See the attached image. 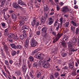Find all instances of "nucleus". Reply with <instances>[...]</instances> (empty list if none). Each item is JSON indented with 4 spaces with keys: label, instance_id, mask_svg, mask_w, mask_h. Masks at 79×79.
Returning a JSON list of instances; mask_svg holds the SVG:
<instances>
[{
    "label": "nucleus",
    "instance_id": "23",
    "mask_svg": "<svg viewBox=\"0 0 79 79\" xmlns=\"http://www.w3.org/2000/svg\"><path fill=\"white\" fill-rule=\"evenodd\" d=\"M35 22H36V20H33L31 24L33 27H34V26L35 24Z\"/></svg>",
    "mask_w": 79,
    "mask_h": 79
},
{
    "label": "nucleus",
    "instance_id": "19",
    "mask_svg": "<svg viewBox=\"0 0 79 79\" xmlns=\"http://www.w3.org/2000/svg\"><path fill=\"white\" fill-rule=\"evenodd\" d=\"M15 73L16 76H19L21 74V72L18 70L15 71Z\"/></svg>",
    "mask_w": 79,
    "mask_h": 79
},
{
    "label": "nucleus",
    "instance_id": "15",
    "mask_svg": "<svg viewBox=\"0 0 79 79\" xmlns=\"http://www.w3.org/2000/svg\"><path fill=\"white\" fill-rule=\"evenodd\" d=\"M48 10H49V7H48V6L45 5L44 7V11L45 12L47 11Z\"/></svg>",
    "mask_w": 79,
    "mask_h": 79
},
{
    "label": "nucleus",
    "instance_id": "32",
    "mask_svg": "<svg viewBox=\"0 0 79 79\" xmlns=\"http://www.w3.org/2000/svg\"><path fill=\"white\" fill-rule=\"evenodd\" d=\"M23 47L21 45H18L16 46V49H22Z\"/></svg>",
    "mask_w": 79,
    "mask_h": 79
},
{
    "label": "nucleus",
    "instance_id": "41",
    "mask_svg": "<svg viewBox=\"0 0 79 79\" xmlns=\"http://www.w3.org/2000/svg\"><path fill=\"white\" fill-rule=\"evenodd\" d=\"M21 64H22V63L19 62V63H17L16 64V65L18 66V67H19Z\"/></svg>",
    "mask_w": 79,
    "mask_h": 79
},
{
    "label": "nucleus",
    "instance_id": "29",
    "mask_svg": "<svg viewBox=\"0 0 79 79\" xmlns=\"http://www.w3.org/2000/svg\"><path fill=\"white\" fill-rule=\"evenodd\" d=\"M69 37H68V36L67 35H65L63 37V39H65V40H68V38Z\"/></svg>",
    "mask_w": 79,
    "mask_h": 79
},
{
    "label": "nucleus",
    "instance_id": "8",
    "mask_svg": "<svg viewBox=\"0 0 79 79\" xmlns=\"http://www.w3.org/2000/svg\"><path fill=\"white\" fill-rule=\"evenodd\" d=\"M61 11L62 13H66L68 11V8L67 6H64L62 8Z\"/></svg>",
    "mask_w": 79,
    "mask_h": 79
},
{
    "label": "nucleus",
    "instance_id": "10",
    "mask_svg": "<svg viewBox=\"0 0 79 79\" xmlns=\"http://www.w3.org/2000/svg\"><path fill=\"white\" fill-rule=\"evenodd\" d=\"M29 40L27 39L24 43V46L25 47H26V48L28 47L29 46Z\"/></svg>",
    "mask_w": 79,
    "mask_h": 79
},
{
    "label": "nucleus",
    "instance_id": "38",
    "mask_svg": "<svg viewBox=\"0 0 79 79\" xmlns=\"http://www.w3.org/2000/svg\"><path fill=\"white\" fill-rule=\"evenodd\" d=\"M18 3L19 5H23V2L21 0H18Z\"/></svg>",
    "mask_w": 79,
    "mask_h": 79
},
{
    "label": "nucleus",
    "instance_id": "27",
    "mask_svg": "<svg viewBox=\"0 0 79 79\" xmlns=\"http://www.w3.org/2000/svg\"><path fill=\"white\" fill-rule=\"evenodd\" d=\"M4 34L5 35H6L8 34V29H6L5 30Z\"/></svg>",
    "mask_w": 79,
    "mask_h": 79
},
{
    "label": "nucleus",
    "instance_id": "17",
    "mask_svg": "<svg viewBox=\"0 0 79 79\" xmlns=\"http://www.w3.org/2000/svg\"><path fill=\"white\" fill-rule=\"evenodd\" d=\"M29 27L27 25H25L23 26L22 27V29L21 30H24V29H29Z\"/></svg>",
    "mask_w": 79,
    "mask_h": 79
},
{
    "label": "nucleus",
    "instance_id": "46",
    "mask_svg": "<svg viewBox=\"0 0 79 79\" xmlns=\"http://www.w3.org/2000/svg\"><path fill=\"white\" fill-rule=\"evenodd\" d=\"M60 25H61L62 24H63V18H61L60 19Z\"/></svg>",
    "mask_w": 79,
    "mask_h": 79
},
{
    "label": "nucleus",
    "instance_id": "45",
    "mask_svg": "<svg viewBox=\"0 0 79 79\" xmlns=\"http://www.w3.org/2000/svg\"><path fill=\"white\" fill-rule=\"evenodd\" d=\"M57 23H58V22L57 21H56L54 24V27H56L57 26H58V25H57Z\"/></svg>",
    "mask_w": 79,
    "mask_h": 79
},
{
    "label": "nucleus",
    "instance_id": "61",
    "mask_svg": "<svg viewBox=\"0 0 79 79\" xmlns=\"http://www.w3.org/2000/svg\"><path fill=\"white\" fill-rule=\"evenodd\" d=\"M54 15V12H51L49 14V15L50 16H51V15Z\"/></svg>",
    "mask_w": 79,
    "mask_h": 79
},
{
    "label": "nucleus",
    "instance_id": "42",
    "mask_svg": "<svg viewBox=\"0 0 79 79\" xmlns=\"http://www.w3.org/2000/svg\"><path fill=\"white\" fill-rule=\"evenodd\" d=\"M71 30L73 32H74V31H75V27L71 26Z\"/></svg>",
    "mask_w": 79,
    "mask_h": 79
},
{
    "label": "nucleus",
    "instance_id": "14",
    "mask_svg": "<svg viewBox=\"0 0 79 79\" xmlns=\"http://www.w3.org/2000/svg\"><path fill=\"white\" fill-rule=\"evenodd\" d=\"M74 64V62H72L71 63L69 64V67L71 69H74V67L73 66Z\"/></svg>",
    "mask_w": 79,
    "mask_h": 79
},
{
    "label": "nucleus",
    "instance_id": "56",
    "mask_svg": "<svg viewBox=\"0 0 79 79\" xmlns=\"http://www.w3.org/2000/svg\"><path fill=\"white\" fill-rule=\"evenodd\" d=\"M37 66V65L36 64V63H35L33 64V67L34 68H36Z\"/></svg>",
    "mask_w": 79,
    "mask_h": 79
},
{
    "label": "nucleus",
    "instance_id": "60",
    "mask_svg": "<svg viewBox=\"0 0 79 79\" xmlns=\"http://www.w3.org/2000/svg\"><path fill=\"white\" fill-rule=\"evenodd\" d=\"M44 15L45 17H46V18H47L48 16V14L47 13H45Z\"/></svg>",
    "mask_w": 79,
    "mask_h": 79
},
{
    "label": "nucleus",
    "instance_id": "55",
    "mask_svg": "<svg viewBox=\"0 0 79 79\" xmlns=\"http://www.w3.org/2000/svg\"><path fill=\"white\" fill-rule=\"evenodd\" d=\"M1 54L2 56H5V55L4 53V52H1Z\"/></svg>",
    "mask_w": 79,
    "mask_h": 79
},
{
    "label": "nucleus",
    "instance_id": "44",
    "mask_svg": "<svg viewBox=\"0 0 79 79\" xmlns=\"http://www.w3.org/2000/svg\"><path fill=\"white\" fill-rule=\"evenodd\" d=\"M10 17V16L9 15H7V16L4 15V18H5V19L6 20V19H8V18H9Z\"/></svg>",
    "mask_w": 79,
    "mask_h": 79
},
{
    "label": "nucleus",
    "instance_id": "52",
    "mask_svg": "<svg viewBox=\"0 0 79 79\" xmlns=\"http://www.w3.org/2000/svg\"><path fill=\"white\" fill-rule=\"evenodd\" d=\"M21 59V56H20L19 58V62L20 63H22V60Z\"/></svg>",
    "mask_w": 79,
    "mask_h": 79
},
{
    "label": "nucleus",
    "instance_id": "59",
    "mask_svg": "<svg viewBox=\"0 0 79 79\" xmlns=\"http://www.w3.org/2000/svg\"><path fill=\"white\" fill-rule=\"evenodd\" d=\"M74 8L75 9H77L78 8V6L77 5H75L74 6Z\"/></svg>",
    "mask_w": 79,
    "mask_h": 79
},
{
    "label": "nucleus",
    "instance_id": "54",
    "mask_svg": "<svg viewBox=\"0 0 79 79\" xmlns=\"http://www.w3.org/2000/svg\"><path fill=\"white\" fill-rule=\"evenodd\" d=\"M36 34L37 35H40V31H38L36 32Z\"/></svg>",
    "mask_w": 79,
    "mask_h": 79
},
{
    "label": "nucleus",
    "instance_id": "28",
    "mask_svg": "<svg viewBox=\"0 0 79 79\" xmlns=\"http://www.w3.org/2000/svg\"><path fill=\"white\" fill-rule=\"evenodd\" d=\"M67 55H68V54L66 52H63L61 54V56L62 57H65Z\"/></svg>",
    "mask_w": 79,
    "mask_h": 79
},
{
    "label": "nucleus",
    "instance_id": "57",
    "mask_svg": "<svg viewBox=\"0 0 79 79\" xmlns=\"http://www.w3.org/2000/svg\"><path fill=\"white\" fill-rule=\"evenodd\" d=\"M52 34L54 35H55V36H56V32H55L54 31H52Z\"/></svg>",
    "mask_w": 79,
    "mask_h": 79
},
{
    "label": "nucleus",
    "instance_id": "62",
    "mask_svg": "<svg viewBox=\"0 0 79 79\" xmlns=\"http://www.w3.org/2000/svg\"><path fill=\"white\" fill-rule=\"evenodd\" d=\"M69 31V30L67 29H66L65 30H64V33H66L67 32H68Z\"/></svg>",
    "mask_w": 79,
    "mask_h": 79
},
{
    "label": "nucleus",
    "instance_id": "12",
    "mask_svg": "<svg viewBox=\"0 0 79 79\" xmlns=\"http://www.w3.org/2000/svg\"><path fill=\"white\" fill-rule=\"evenodd\" d=\"M51 60V59L50 58H48V59H45L44 60H43V63L44 64L45 63H48V62H50V61Z\"/></svg>",
    "mask_w": 79,
    "mask_h": 79
},
{
    "label": "nucleus",
    "instance_id": "53",
    "mask_svg": "<svg viewBox=\"0 0 79 79\" xmlns=\"http://www.w3.org/2000/svg\"><path fill=\"white\" fill-rule=\"evenodd\" d=\"M79 29L78 28H77L76 29V34H77L79 33Z\"/></svg>",
    "mask_w": 79,
    "mask_h": 79
},
{
    "label": "nucleus",
    "instance_id": "31",
    "mask_svg": "<svg viewBox=\"0 0 79 79\" xmlns=\"http://www.w3.org/2000/svg\"><path fill=\"white\" fill-rule=\"evenodd\" d=\"M16 52L15 51H12L11 52V55L12 56H15L16 54Z\"/></svg>",
    "mask_w": 79,
    "mask_h": 79
},
{
    "label": "nucleus",
    "instance_id": "11",
    "mask_svg": "<svg viewBox=\"0 0 79 79\" xmlns=\"http://www.w3.org/2000/svg\"><path fill=\"white\" fill-rule=\"evenodd\" d=\"M49 22L48 24L49 25H52L53 23V22L54 21L52 18H49L48 19Z\"/></svg>",
    "mask_w": 79,
    "mask_h": 79
},
{
    "label": "nucleus",
    "instance_id": "5",
    "mask_svg": "<svg viewBox=\"0 0 79 79\" xmlns=\"http://www.w3.org/2000/svg\"><path fill=\"white\" fill-rule=\"evenodd\" d=\"M21 32H22V33L23 34V35H21L20 36V39H23L24 38L26 37H27V34L26 33V31L25 30H21Z\"/></svg>",
    "mask_w": 79,
    "mask_h": 79
},
{
    "label": "nucleus",
    "instance_id": "40",
    "mask_svg": "<svg viewBox=\"0 0 79 79\" xmlns=\"http://www.w3.org/2000/svg\"><path fill=\"white\" fill-rule=\"evenodd\" d=\"M71 23L74 26H77V24L74 22L73 21H72Z\"/></svg>",
    "mask_w": 79,
    "mask_h": 79
},
{
    "label": "nucleus",
    "instance_id": "58",
    "mask_svg": "<svg viewBox=\"0 0 79 79\" xmlns=\"http://www.w3.org/2000/svg\"><path fill=\"white\" fill-rule=\"evenodd\" d=\"M50 79H54V77H53V75H52L50 77Z\"/></svg>",
    "mask_w": 79,
    "mask_h": 79
},
{
    "label": "nucleus",
    "instance_id": "51",
    "mask_svg": "<svg viewBox=\"0 0 79 79\" xmlns=\"http://www.w3.org/2000/svg\"><path fill=\"white\" fill-rule=\"evenodd\" d=\"M32 35H33V33H29V39H31V37H32Z\"/></svg>",
    "mask_w": 79,
    "mask_h": 79
},
{
    "label": "nucleus",
    "instance_id": "49",
    "mask_svg": "<svg viewBox=\"0 0 79 79\" xmlns=\"http://www.w3.org/2000/svg\"><path fill=\"white\" fill-rule=\"evenodd\" d=\"M6 2V0H2L1 2V3H3V4H5Z\"/></svg>",
    "mask_w": 79,
    "mask_h": 79
},
{
    "label": "nucleus",
    "instance_id": "30",
    "mask_svg": "<svg viewBox=\"0 0 79 79\" xmlns=\"http://www.w3.org/2000/svg\"><path fill=\"white\" fill-rule=\"evenodd\" d=\"M10 46L12 48H13L16 49V46L15 44H10Z\"/></svg>",
    "mask_w": 79,
    "mask_h": 79
},
{
    "label": "nucleus",
    "instance_id": "4",
    "mask_svg": "<svg viewBox=\"0 0 79 79\" xmlns=\"http://www.w3.org/2000/svg\"><path fill=\"white\" fill-rule=\"evenodd\" d=\"M62 35H63V34L60 33H58L57 35V37L54 39V40L53 41V43H55L56 42H57L60 39V37H61Z\"/></svg>",
    "mask_w": 79,
    "mask_h": 79
},
{
    "label": "nucleus",
    "instance_id": "16",
    "mask_svg": "<svg viewBox=\"0 0 79 79\" xmlns=\"http://www.w3.org/2000/svg\"><path fill=\"white\" fill-rule=\"evenodd\" d=\"M42 54H38L36 55V57L37 58H38L39 60H42Z\"/></svg>",
    "mask_w": 79,
    "mask_h": 79
},
{
    "label": "nucleus",
    "instance_id": "6",
    "mask_svg": "<svg viewBox=\"0 0 79 79\" xmlns=\"http://www.w3.org/2000/svg\"><path fill=\"white\" fill-rule=\"evenodd\" d=\"M31 45L32 47H34L37 45V41L34 39H31Z\"/></svg>",
    "mask_w": 79,
    "mask_h": 79
},
{
    "label": "nucleus",
    "instance_id": "25",
    "mask_svg": "<svg viewBox=\"0 0 79 79\" xmlns=\"http://www.w3.org/2000/svg\"><path fill=\"white\" fill-rule=\"evenodd\" d=\"M61 45L64 48H66V44L64 42H61Z\"/></svg>",
    "mask_w": 79,
    "mask_h": 79
},
{
    "label": "nucleus",
    "instance_id": "34",
    "mask_svg": "<svg viewBox=\"0 0 79 79\" xmlns=\"http://www.w3.org/2000/svg\"><path fill=\"white\" fill-rule=\"evenodd\" d=\"M39 52V49H37L33 52L32 53L33 55H34V54L36 53H37V52Z\"/></svg>",
    "mask_w": 79,
    "mask_h": 79
},
{
    "label": "nucleus",
    "instance_id": "39",
    "mask_svg": "<svg viewBox=\"0 0 79 79\" xmlns=\"http://www.w3.org/2000/svg\"><path fill=\"white\" fill-rule=\"evenodd\" d=\"M29 59L30 61H34V57L32 56H30L29 57Z\"/></svg>",
    "mask_w": 79,
    "mask_h": 79
},
{
    "label": "nucleus",
    "instance_id": "13",
    "mask_svg": "<svg viewBox=\"0 0 79 79\" xmlns=\"http://www.w3.org/2000/svg\"><path fill=\"white\" fill-rule=\"evenodd\" d=\"M8 8H7L6 6L2 7L1 9L2 13H5V11H6L8 10Z\"/></svg>",
    "mask_w": 79,
    "mask_h": 79
},
{
    "label": "nucleus",
    "instance_id": "64",
    "mask_svg": "<svg viewBox=\"0 0 79 79\" xmlns=\"http://www.w3.org/2000/svg\"><path fill=\"white\" fill-rule=\"evenodd\" d=\"M60 7H59L58 6H57L56 10L57 11H59V10H60Z\"/></svg>",
    "mask_w": 79,
    "mask_h": 79
},
{
    "label": "nucleus",
    "instance_id": "50",
    "mask_svg": "<svg viewBox=\"0 0 79 79\" xmlns=\"http://www.w3.org/2000/svg\"><path fill=\"white\" fill-rule=\"evenodd\" d=\"M55 77L56 78H57L59 76V74L58 73H56L55 74Z\"/></svg>",
    "mask_w": 79,
    "mask_h": 79
},
{
    "label": "nucleus",
    "instance_id": "48",
    "mask_svg": "<svg viewBox=\"0 0 79 79\" xmlns=\"http://www.w3.org/2000/svg\"><path fill=\"white\" fill-rule=\"evenodd\" d=\"M29 75L30 76H31V77H32V78H33V77H34V76L32 75V72H30L29 73Z\"/></svg>",
    "mask_w": 79,
    "mask_h": 79
},
{
    "label": "nucleus",
    "instance_id": "43",
    "mask_svg": "<svg viewBox=\"0 0 79 79\" xmlns=\"http://www.w3.org/2000/svg\"><path fill=\"white\" fill-rule=\"evenodd\" d=\"M24 23V21L23 20H22L20 21L19 24L20 26H22Z\"/></svg>",
    "mask_w": 79,
    "mask_h": 79
},
{
    "label": "nucleus",
    "instance_id": "7",
    "mask_svg": "<svg viewBox=\"0 0 79 79\" xmlns=\"http://www.w3.org/2000/svg\"><path fill=\"white\" fill-rule=\"evenodd\" d=\"M3 50L6 53V55H10V52H8V48L7 45H5L4 46Z\"/></svg>",
    "mask_w": 79,
    "mask_h": 79
},
{
    "label": "nucleus",
    "instance_id": "1",
    "mask_svg": "<svg viewBox=\"0 0 79 79\" xmlns=\"http://www.w3.org/2000/svg\"><path fill=\"white\" fill-rule=\"evenodd\" d=\"M68 47L71 52H76L77 50V49H73V47H74V44L71 42H70L69 44Z\"/></svg>",
    "mask_w": 79,
    "mask_h": 79
},
{
    "label": "nucleus",
    "instance_id": "47",
    "mask_svg": "<svg viewBox=\"0 0 79 79\" xmlns=\"http://www.w3.org/2000/svg\"><path fill=\"white\" fill-rule=\"evenodd\" d=\"M5 63L6 64V66H8V65H9V62H8V61L7 60H6L5 61Z\"/></svg>",
    "mask_w": 79,
    "mask_h": 79
},
{
    "label": "nucleus",
    "instance_id": "63",
    "mask_svg": "<svg viewBox=\"0 0 79 79\" xmlns=\"http://www.w3.org/2000/svg\"><path fill=\"white\" fill-rule=\"evenodd\" d=\"M9 62L10 64H13V60H9Z\"/></svg>",
    "mask_w": 79,
    "mask_h": 79
},
{
    "label": "nucleus",
    "instance_id": "37",
    "mask_svg": "<svg viewBox=\"0 0 79 79\" xmlns=\"http://www.w3.org/2000/svg\"><path fill=\"white\" fill-rule=\"evenodd\" d=\"M2 27L3 28H5V27L6 26V24L4 23H1Z\"/></svg>",
    "mask_w": 79,
    "mask_h": 79
},
{
    "label": "nucleus",
    "instance_id": "22",
    "mask_svg": "<svg viewBox=\"0 0 79 79\" xmlns=\"http://www.w3.org/2000/svg\"><path fill=\"white\" fill-rule=\"evenodd\" d=\"M19 5L18 4H16L15 3H14L13 4V7H14L15 8H16L18 7Z\"/></svg>",
    "mask_w": 79,
    "mask_h": 79
},
{
    "label": "nucleus",
    "instance_id": "36",
    "mask_svg": "<svg viewBox=\"0 0 79 79\" xmlns=\"http://www.w3.org/2000/svg\"><path fill=\"white\" fill-rule=\"evenodd\" d=\"M61 26V25H58L56 27V31H58L59 30V29H60V27Z\"/></svg>",
    "mask_w": 79,
    "mask_h": 79
},
{
    "label": "nucleus",
    "instance_id": "18",
    "mask_svg": "<svg viewBox=\"0 0 79 79\" xmlns=\"http://www.w3.org/2000/svg\"><path fill=\"white\" fill-rule=\"evenodd\" d=\"M46 19H45V18L44 17H42L41 19V23L44 24V23H45V21Z\"/></svg>",
    "mask_w": 79,
    "mask_h": 79
},
{
    "label": "nucleus",
    "instance_id": "3",
    "mask_svg": "<svg viewBox=\"0 0 79 79\" xmlns=\"http://www.w3.org/2000/svg\"><path fill=\"white\" fill-rule=\"evenodd\" d=\"M47 29L45 27H43L41 29V34L43 37H45L47 36Z\"/></svg>",
    "mask_w": 79,
    "mask_h": 79
},
{
    "label": "nucleus",
    "instance_id": "26",
    "mask_svg": "<svg viewBox=\"0 0 79 79\" xmlns=\"http://www.w3.org/2000/svg\"><path fill=\"white\" fill-rule=\"evenodd\" d=\"M77 41V39L74 38L72 39L71 40L72 42H73V43H74L75 42H76Z\"/></svg>",
    "mask_w": 79,
    "mask_h": 79
},
{
    "label": "nucleus",
    "instance_id": "2",
    "mask_svg": "<svg viewBox=\"0 0 79 79\" xmlns=\"http://www.w3.org/2000/svg\"><path fill=\"white\" fill-rule=\"evenodd\" d=\"M8 37L9 38H13L14 40H18V36L17 35H15L14 34L12 33H9L8 35Z\"/></svg>",
    "mask_w": 79,
    "mask_h": 79
},
{
    "label": "nucleus",
    "instance_id": "35",
    "mask_svg": "<svg viewBox=\"0 0 79 79\" xmlns=\"http://www.w3.org/2000/svg\"><path fill=\"white\" fill-rule=\"evenodd\" d=\"M37 78H40L41 76V73H40V72H39L38 73H37Z\"/></svg>",
    "mask_w": 79,
    "mask_h": 79
},
{
    "label": "nucleus",
    "instance_id": "20",
    "mask_svg": "<svg viewBox=\"0 0 79 79\" xmlns=\"http://www.w3.org/2000/svg\"><path fill=\"white\" fill-rule=\"evenodd\" d=\"M43 68H47L48 67V63H44V65L43 64Z\"/></svg>",
    "mask_w": 79,
    "mask_h": 79
},
{
    "label": "nucleus",
    "instance_id": "21",
    "mask_svg": "<svg viewBox=\"0 0 79 79\" xmlns=\"http://www.w3.org/2000/svg\"><path fill=\"white\" fill-rule=\"evenodd\" d=\"M12 18L13 19H16L17 18L16 15L15 14H12Z\"/></svg>",
    "mask_w": 79,
    "mask_h": 79
},
{
    "label": "nucleus",
    "instance_id": "33",
    "mask_svg": "<svg viewBox=\"0 0 79 79\" xmlns=\"http://www.w3.org/2000/svg\"><path fill=\"white\" fill-rule=\"evenodd\" d=\"M38 64L39 66H41L42 64H44L43 63V60H40L38 62Z\"/></svg>",
    "mask_w": 79,
    "mask_h": 79
},
{
    "label": "nucleus",
    "instance_id": "9",
    "mask_svg": "<svg viewBox=\"0 0 79 79\" xmlns=\"http://www.w3.org/2000/svg\"><path fill=\"white\" fill-rule=\"evenodd\" d=\"M22 71L23 72L24 74L26 72L27 70V66L26 65H23L22 67Z\"/></svg>",
    "mask_w": 79,
    "mask_h": 79
},
{
    "label": "nucleus",
    "instance_id": "24",
    "mask_svg": "<svg viewBox=\"0 0 79 79\" xmlns=\"http://www.w3.org/2000/svg\"><path fill=\"white\" fill-rule=\"evenodd\" d=\"M69 22H66L64 25V26L65 27H68L69 26Z\"/></svg>",
    "mask_w": 79,
    "mask_h": 79
}]
</instances>
